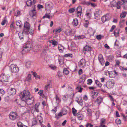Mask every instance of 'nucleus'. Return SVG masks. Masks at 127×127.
<instances>
[{"instance_id": "864d4df0", "label": "nucleus", "mask_w": 127, "mask_h": 127, "mask_svg": "<svg viewBox=\"0 0 127 127\" xmlns=\"http://www.w3.org/2000/svg\"><path fill=\"white\" fill-rule=\"evenodd\" d=\"M105 121V120L103 119L102 118L100 120V124L101 126H102V125L104 123V122Z\"/></svg>"}, {"instance_id": "4c0bfd02", "label": "nucleus", "mask_w": 127, "mask_h": 127, "mask_svg": "<svg viewBox=\"0 0 127 127\" xmlns=\"http://www.w3.org/2000/svg\"><path fill=\"white\" fill-rule=\"evenodd\" d=\"M32 1L31 0H28L26 2V4L28 6H30L32 5Z\"/></svg>"}, {"instance_id": "4d7b16f0", "label": "nucleus", "mask_w": 127, "mask_h": 127, "mask_svg": "<svg viewBox=\"0 0 127 127\" xmlns=\"http://www.w3.org/2000/svg\"><path fill=\"white\" fill-rule=\"evenodd\" d=\"M21 14V12L20 11H17L15 13V15L16 16H17Z\"/></svg>"}, {"instance_id": "6e6d98bb", "label": "nucleus", "mask_w": 127, "mask_h": 127, "mask_svg": "<svg viewBox=\"0 0 127 127\" xmlns=\"http://www.w3.org/2000/svg\"><path fill=\"white\" fill-rule=\"evenodd\" d=\"M116 123L117 124H120L121 123V121L120 119H116L115 121Z\"/></svg>"}, {"instance_id": "09e8293b", "label": "nucleus", "mask_w": 127, "mask_h": 127, "mask_svg": "<svg viewBox=\"0 0 127 127\" xmlns=\"http://www.w3.org/2000/svg\"><path fill=\"white\" fill-rule=\"evenodd\" d=\"M64 56L66 57H70L72 58L73 57V55L71 54H66L64 55Z\"/></svg>"}, {"instance_id": "f3484780", "label": "nucleus", "mask_w": 127, "mask_h": 127, "mask_svg": "<svg viewBox=\"0 0 127 127\" xmlns=\"http://www.w3.org/2000/svg\"><path fill=\"white\" fill-rule=\"evenodd\" d=\"M95 32L96 30L92 28H90L88 31V33L91 35H93Z\"/></svg>"}, {"instance_id": "2f4dec72", "label": "nucleus", "mask_w": 127, "mask_h": 127, "mask_svg": "<svg viewBox=\"0 0 127 127\" xmlns=\"http://www.w3.org/2000/svg\"><path fill=\"white\" fill-rule=\"evenodd\" d=\"M85 38V36L84 35L75 36V39L77 40V39H83Z\"/></svg>"}, {"instance_id": "bf43d9fd", "label": "nucleus", "mask_w": 127, "mask_h": 127, "mask_svg": "<svg viewBox=\"0 0 127 127\" xmlns=\"http://www.w3.org/2000/svg\"><path fill=\"white\" fill-rule=\"evenodd\" d=\"M92 83V81L91 79H88L87 80V84L89 85H90Z\"/></svg>"}, {"instance_id": "6ab92c4d", "label": "nucleus", "mask_w": 127, "mask_h": 127, "mask_svg": "<svg viewBox=\"0 0 127 127\" xmlns=\"http://www.w3.org/2000/svg\"><path fill=\"white\" fill-rule=\"evenodd\" d=\"M98 58L99 61L102 64V63H103L104 62L102 55L101 54L99 55Z\"/></svg>"}, {"instance_id": "f8f14e48", "label": "nucleus", "mask_w": 127, "mask_h": 127, "mask_svg": "<svg viewBox=\"0 0 127 127\" xmlns=\"http://www.w3.org/2000/svg\"><path fill=\"white\" fill-rule=\"evenodd\" d=\"M16 93V90L14 88H10L7 90V93L10 95H15Z\"/></svg>"}, {"instance_id": "393cba45", "label": "nucleus", "mask_w": 127, "mask_h": 127, "mask_svg": "<svg viewBox=\"0 0 127 127\" xmlns=\"http://www.w3.org/2000/svg\"><path fill=\"white\" fill-rule=\"evenodd\" d=\"M58 49L60 52L62 53L64 49V47L61 45H59L58 47Z\"/></svg>"}, {"instance_id": "e433bc0d", "label": "nucleus", "mask_w": 127, "mask_h": 127, "mask_svg": "<svg viewBox=\"0 0 127 127\" xmlns=\"http://www.w3.org/2000/svg\"><path fill=\"white\" fill-rule=\"evenodd\" d=\"M127 14L126 12L124 11L122 12L120 14V17L121 18H125Z\"/></svg>"}, {"instance_id": "58836bf2", "label": "nucleus", "mask_w": 127, "mask_h": 127, "mask_svg": "<svg viewBox=\"0 0 127 127\" xmlns=\"http://www.w3.org/2000/svg\"><path fill=\"white\" fill-rule=\"evenodd\" d=\"M31 63L29 61L26 62V63L25 65L27 68H29L31 66Z\"/></svg>"}, {"instance_id": "4be33fe9", "label": "nucleus", "mask_w": 127, "mask_h": 127, "mask_svg": "<svg viewBox=\"0 0 127 127\" xmlns=\"http://www.w3.org/2000/svg\"><path fill=\"white\" fill-rule=\"evenodd\" d=\"M102 99L101 97H98L96 99L95 101V102L97 104H100L101 102L102 101Z\"/></svg>"}, {"instance_id": "ddd939ff", "label": "nucleus", "mask_w": 127, "mask_h": 127, "mask_svg": "<svg viewBox=\"0 0 127 127\" xmlns=\"http://www.w3.org/2000/svg\"><path fill=\"white\" fill-rule=\"evenodd\" d=\"M86 61L84 59H82L80 60L79 63V65L80 67L82 68L85 67L86 65Z\"/></svg>"}, {"instance_id": "79ce46f5", "label": "nucleus", "mask_w": 127, "mask_h": 127, "mask_svg": "<svg viewBox=\"0 0 127 127\" xmlns=\"http://www.w3.org/2000/svg\"><path fill=\"white\" fill-rule=\"evenodd\" d=\"M116 1H112L110 2V4L111 7H115L116 6Z\"/></svg>"}, {"instance_id": "9d476101", "label": "nucleus", "mask_w": 127, "mask_h": 127, "mask_svg": "<svg viewBox=\"0 0 127 127\" xmlns=\"http://www.w3.org/2000/svg\"><path fill=\"white\" fill-rule=\"evenodd\" d=\"M0 79L1 81L3 83L8 81V77L4 74H1L0 77Z\"/></svg>"}, {"instance_id": "20e7f679", "label": "nucleus", "mask_w": 127, "mask_h": 127, "mask_svg": "<svg viewBox=\"0 0 127 127\" xmlns=\"http://www.w3.org/2000/svg\"><path fill=\"white\" fill-rule=\"evenodd\" d=\"M9 119L11 120L14 121L18 118L17 114L16 112H11L9 115Z\"/></svg>"}, {"instance_id": "aec40b11", "label": "nucleus", "mask_w": 127, "mask_h": 127, "mask_svg": "<svg viewBox=\"0 0 127 127\" xmlns=\"http://www.w3.org/2000/svg\"><path fill=\"white\" fill-rule=\"evenodd\" d=\"M75 101H76L80 105L81 104L83 101L82 98L80 97H77L76 98V100Z\"/></svg>"}, {"instance_id": "c9c22d12", "label": "nucleus", "mask_w": 127, "mask_h": 127, "mask_svg": "<svg viewBox=\"0 0 127 127\" xmlns=\"http://www.w3.org/2000/svg\"><path fill=\"white\" fill-rule=\"evenodd\" d=\"M17 125L18 127H28L27 126L23 124L21 122H19L17 123Z\"/></svg>"}, {"instance_id": "c756f323", "label": "nucleus", "mask_w": 127, "mask_h": 127, "mask_svg": "<svg viewBox=\"0 0 127 127\" xmlns=\"http://www.w3.org/2000/svg\"><path fill=\"white\" fill-rule=\"evenodd\" d=\"M30 29L24 28V30L23 33L26 34H29V30Z\"/></svg>"}, {"instance_id": "39448f33", "label": "nucleus", "mask_w": 127, "mask_h": 127, "mask_svg": "<svg viewBox=\"0 0 127 127\" xmlns=\"http://www.w3.org/2000/svg\"><path fill=\"white\" fill-rule=\"evenodd\" d=\"M52 87V83L51 81H49L44 86V90L46 92L48 91Z\"/></svg>"}, {"instance_id": "7ed1b4c3", "label": "nucleus", "mask_w": 127, "mask_h": 127, "mask_svg": "<svg viewBox=\"0 0 127 127\" xmlns=\"http://www.w3.org/2000/svg\"><path fill=\"white\" fill-rule=\"evenodd\" d=\"M9 69L11 72L13 73L18 72L19 70V67L14 64H11L9 66Z\"/></svg>"}, {"instance_id": "a211bd4d", "label": "nucleus", "mask_w": 127, "mask_h": 127, "mask_svg": "<svg viewBox=\"0 0 127 127\" xmlns=\"http://www.w3.org/2000/svg\"><path fill=\"white\" fill-rule=\"evenodd\" d=\"M65 33L67 35L72 36L74 34L72 32V31L69 30H66L65 32Z\"/></svg>"}, {"instance_id": "dca6fc26", "label": "nucleus", "mask_w": 127, "mask_h": 127, "mask_svg": "<svg viewBox=\"0 0 127 127\" xmlns=\"http://www.w3.org/2000/svg\"><path fill=\"white\" fill-rule=\"evenodd\" d=\"M67 113V110L65 109H63L61 112H60L58 114L59 117H61L63 115L66 114Z\"/></svg>"}, {"instance_id": "412c9836", "label": "nucleus", "mask_w": 127, "mask_h": 127, "mask_svg": "<svg viewBox=\"0 0 127 127\" xmlns=\"http://www.w3.org/2000/svg\"><path fill=\"white\" fill-rule=\"evenodd\" d=\"M120 31V29L119 28H117L114 32V35L116 36H119V32Z\"/></svg>"}, {"instance_id": "ea45409f", "label": "nucleus", "mask_w": 127, "mask_h": 127, "mask_svg": "<svg viewBox=\"0 0 127 127\" xmlns=\"http://www.w3.org/2000/svg\"><path fill=\"white\" fill-rule=\"evenodd\" d=\"M54 127H59L60 126L59 122L57 121H55L54 122Z\"/></svg>"}, {"instance_id": "9b49d317", "label": "nucleus", "mask_w": 127, "mask_h": 127, "mask_svg": "<svg viewBox=\"0 0 127 127\" xmlns=\"http://www.w3.org/2000/svg\"><path fill=\"white\" fill-rule=\"evenodd\" d=\"M77 16L79 17L80 18L81 16V14L82 11V8L80 6H78L75 10Z\"/></svg>"}, {"instance_id": "de8ad7c7", "label": "nucleus", "mask_w": 127, "mask_h": 127, "mask_svg": "<svg viewBox=\"0 0 127 127\" xmlns=\"http://www.w3.org/2000/svg\"><path fill=\"white\" fill-rule=\"evenodd\" d=\"M63 73L64 74L67 75L68 74L69 72L67 69L66 68L64 69Z\"/></svg>"}, {"instance_id": "8fccbe9b", "label": "nucleus", "mask_w": 127, "mask_h": 127, "mask_svg": "<svg viewBox=\"0 0 127 127\" xmlns=\"http://www.w3.org/2000/svg\"><path fill=\"white\" fill-rule=\"evenodd\" d=\"M75 11V9L73 8H71L68 10L69 12L70 13H72Z\"/></svg>"}, {"instance_id": "bb28decb", "label": "nucleus", "mask_w": 127, "mask_h": 127, "mask_svg": "<svg viewBox=\"0 0 127 127\" xmlns=\"http://www.w3.org/2000/svg\"><path fill=\"white\" fill-rule=\"evenodd\" d=\"M83 117L84 116L82 114H79L77 115V117L78 120H79L82 121L83 120Z\"/></svg>"}, {"instance_id": "69168bd1", "label": "nucleus", "mask_w": 127, "mask_h": 127, "mask_svg": "<svg viewBox=\"0 0 127 127\" xmlns=\"http://www.w3.org/2000/svg\"><path fill=\"white\" fill-rule=\"evenodd\" d=\"M49 66L50 67L51 69H54L56 68V67L54 65H50Z\"/></svg>"}, {"instance_id": "f03ea898", "label": "nucleus", "mask_w": 127, "mask_h": 127, "mask_svg": "<svg viewBox=\"0 0 127 127\" xmlns=\"http://www.w3.org/2000/svg\"><path fill=\"white\" fill-rule=\"evenodd\" d=\"M32 45L31 43H27L25 44L23 46L21 53L24 54L28 53L32 48Z\"/></svg>"}, {"instance_id": "3c124183", "label": "nucleus", "mask_w": 127, "mask_h": 127, "mask_svg": "<svg viewBox=\"0 0 127 127\" xmlns=\"http://www.w3.org/2000/svg\"><path fill=\"white\" fill-rule=\"evenodd\" d=\"M38 119L39 120V123L41 124V123L43 122V118L41 116H39L38 117Z\"/></svg>"}, {"instance_id": "4468645a", "label": "nucleus", "mask_w": 127, "mask_h": 127, "mask_svg": "<svg viewBox=\"0 0 127 127\" xmlns=\"http://www.w3.org/2000/svg\"><path fill=\"white\" fill-rule=\"evenodd\" d=\"M102 22L104 23L107 21H108L110 19L109 16L108 14H106L105 16H102L101 18Z\"/></svg>"}, {"instance_id": "e2e57ef3", "label": "nucleus", "mask_w": 127, "mask_h": 127, "mask_svg": "<svg viewBox=\"0 0 127 127\" xmlns=\"http://www.w3.org/2000/svg\"><path fill=\"white\" fill-rule=\"evenodd\" d=\"M56 102L58 104L60 102V99L56 95Z\"/></svg>"}, {"instance_id": "c03bdc74", "label": "nucleus", "mask_w": 127, "mask_h": 127, "mask_svg": "<svg viewBox=\"0 0 127 127\" xmlns=\"http://www.w3.org/2000/svg\"><path fill=\"white\" fill-rule=\"evenodd\" d=\"M72 113L73 115L74 116H76V113L77 112V110L75 108L73 107L72 108Z\"/></svg>"}, {"instance_id": "1a4fd4ad", "label": "nucleus", "mask_w": 127, "mask_h": 127, "mask_svg": "<svg viewBox=\"0 0 127 127\" xmlns=\"http://www.w3.org/2000/svg\"><path fill=\"white\" fill-rule=\"evenodd\" d=\"M34 98L33 96L31 95L26 100L24 101L28 105H31L32 104L33 102Z\"/></svg>"}, {"instance_id": "423d86ee", "label": "nucleus", "mask_w": 127, "mask_h": 127, "mask_svg": "<svg viewBox=\"0 0 127 127\" xmlns=\"http://www.w3.org/2000/svg\"><path fill=\"white\" fill-rule=\"evenodd\" d=\"M115 84L114 81L112 79L110 80L106 83V87L109 89L112 88Z\"/></svg>"}, {"instance_id": "a878e982", "label": "nucleus", "mask_w": 127, "mask_h": 127, "mask_svg": "<svg viewBox=\"0 0 127 127\" xmlns=\"http://www.w3.org/2000/svg\"><path fill=\"white\" fill-rule=\"evenodd\" d=\"M78 21L77 19L76 18L74 19L72 23L73 25L76 26L78 25Z\"/></svg>"}, {"instance_id": "49530a36", "label": "nucleus", "mask_w": 127, "mask_h": 127, "mask_svg": "<svg viewBox=\"0 0 127 127\" xmlns=\"http://www.w3.org/2000/svg\"><path fill=\"white\" fill-rule=\"evenodd\" d=\"M95 83L99 87H100L102 86V84L100 83L99 81L98 80H96L95 81Z\"/></svg>"}, {"instance_id": "052dcab7", "label": "nucleus", "mask_w": 127, "mask_h": 127, "mask_svg": "<svg viewBox=\"0 0 127 127\" xmlns=\"http://www.w3.org/2000/svg\"><path fill=\"white\" fill-rule=\"evenodd\" d=\"M29 32V33L31 35H32L33 33V29H30Z\"/></svg>"}, {"instance_id": "f704fd0d", "label": "nucleus", "mask_w": 127, "mask_h": 127, "mask_svg": "<svg viewBox=\"0 0 127 127\" xmlns=\"http://www.w3.org/2000/svg\"><path fill=\"white\" fill-rule=\"evenodd\" d=\"M16 24L17 26H19L20 28H21L22 27V25L21 22L19 20H18L16 22Z\"/></svg>"}, {"instance_id": "680f3d73", "label": "nucleus", "mask_w": 127, "mask_h": 127, "mask_svg": "<svg viewBox=\"0 0 127 127\" xmlns=\"http://www.w3.org/2000/svg\"><path fill=\"white\" fill-rule=\"evenodd\" d=\"M31 78V75L29 74L27 78V79L28 81H29Z\"/></svg>"}, {"instance_id": "2eb2a0df", "label": "nucleus", "mask_w": 127, "mask_h": 127, "mask_svg": "<svg viewBox=\"0 0 127 127\" xmlns=\"http://www.w3.org/2000/svg\"><path fill=\"white\" fill-rule=\"evenodd\" d=\"M98 94V92L96 90L93 91L91 93V96L93 99L97 96Z\"/></svg>"}, {"instance_id": "a18cd8bd", "label": "nucleus", "mask_w": 127, "mask_h": 127, "mask_svg": "<svg viewBox=\"0 0 127 127\" xmlns=\"http://www.w3.org/2000/svg\"><path fill=\"white\" fill-rule=\"evenodd\" d=\"M121 5V4L120 3V2L119 1H118L116 3V6L117 7V9H119L120 8V6Z\"/></svg>"}, {"instance_id": "338daca9", "label": "nucleus", "mask_w": 127, "mask_h": 127, "mask_svg": "<svg viewBox=\"0 0 127 127\" xmlns=\"http://www.w3.org/2000/svg\"><path fill=\"white\" fill-rule=\"evenodd\" d=\"M116 28V26L115 25H113L111 27L110 30V32H112L113 30L114 29Z\"/></svg>"}, {"instance_id": "cd10ccee", "label": "nucleus", "mask_w": 127, "mask_h": 127, "mask_svg": "<svg viewBox=\"0 0 127 127\" xmlns=\"http://www.w3.org/2000/svg\"><path fill=\"white\" fill-rule=\"evenodd\" d=\"M84 50L85 51H90L91 47L88 46H86L84 47Z\"/></svg>"}, {"instance_id": "5701e85b", "label": "nucleus", "mask_w": 127, "mask_h": 127, "mask_svg": "<svg viewBox=\"0 0 127 127\" xmlns=\"http://www.w3.org/2000/svg\"><path fill=\"white\" fill-rule=\"evenodd\" d=\"M91 12L90 10L87 11L86 13V17L89 19L90 18L91 16Z\"/></svg>"}, {"instance_id": "72a5a7b5", "label": "nucleus", "mask_w": 127, "mask_h": 127, "mask_svg": "<svg viewBox=\"0 0 127 127\" xmlns=\"http://www.w3.org/2000/svg\"><path fill=\"white\" fill-rule=\"evenodd\" d=\"M61 31V29L60 28H58L54 30L53 32L55 33H57L60 32Z\"/></svg>"}, {"instance_id": "6e6552de", "label": "nucleus", "mask_w": 127, "mask_h": 127, "mask_svg": "<svg viewBox=\"0 0 127 127\" xmlns=\"http://www.w3.org/2000/svg\"><path fill=\"white\" fill-rule=\"evenodd\" d=\"M102 11L99 9H96L94 13L95 18L98 19L100 16L102 15Z\"/></svg>"}, {"instance_id": "37998d69", "label": "nucleus", "mask_w": 127, "mask_h": 127, "mask_svg": "<svg viewBox=\"0 0 127 127\" xmlns=\"http://www.w3.org/2000/svg\"><path fill=\"white\" fill-rule=\"evenodd\" d=\"M114 57L112 55H109L108 56V59L110 62L112 61L113 60Z\"/></svg>"}, {"instance_id": "0eeeda50", "label": "nucleus", "mask_w": 127, "mask_h": 127, "mask_svg": "<svg viewBox=\"0 0 127 127\" xmlns=\"http://www.w3.org/2000/svg\"><path fill=\"white\" fill-rule=\"evenodd\" d=\"M53 5L52 4H50L49 3H46L45 5V9L46 10V12L48 13H50L51 12V10L53 8Z\"/></svg>"}, {"instance_id": "f257e3e1", "label": "nucleus", "mask_w": 127, "mask_h": 127, "mask_svg": "<svg viewBox=\"0 0 127 127\" xmlns=\"http://www.w3.org/2000/svg\"><path fill=\"white\" fill-rule=\"evenodd\" d=\"M31 95L28 90H24L20 94V96L22 100L24 101L26 100Z\"/></svg>"}, {"instance_id": "473e14b6", "label": "nucleus", "mask_w": 127, "mask_h": 127, "mask_svg": "<svg viewBox=\"0 0 127 127\" xmlns=\"http://www.w3.org/2000/svg\"><path fill=\"white\" fill-rule=\"evenodd\" d=\"M49 42L52 43L53 45H57L58 44V42L54 40H49Z\"/></svg>"}, {"instance_id": "b1692460", "label": "nucleus", "mask_w": 127, "mask_h": 127, "mask_svg": "<svg viewBox=\"0 0 127 127\" xmlns=\"http://www.w3.org/2000/svg\"><path fill=\"white\" fill-rule=\"evenodd\" d=\"M32 13L31 14V16L32 17L35 16L36 15V11L34 8L31 11Z\"/></svg>"}, {"instance_id": "13d9d810", "label": "nucleus", "mask_w": 127, "mask_h": 127, "mask_svg": "<svg viewBox=\"0 0 127 127\" xmlns=\"http://www.w3.org/2000/svg\"><path fill=\"white\" fill-rule=\"evenodd\" d=\"M105 74L106 75L109 76L110 74V72L107 70H105L104 72Z\"/></svg>"}, {"instance_id": "7c9ffc66", "label": "nucleus", "mask_w": 127, "mask_h": 127, "mask_svg": "<svg viewBox=\"0 0 127 127\" xmlns=\"http://www.w3.org/2000/svg\"><path fill=\"white\" fill-rule=\"evenodd\" d=\"M24 28L30 29V26L29 23L27 21L25 22L24 25Z\"/></svg>"}, {"instance_id": "603ef678", "label": "nucleus", "mask_w": 127, "mask_h": 127, "mask_svg": "<svg viewBox=\"0 0 127 127\" xmlns=\"http://www.w3.org/2000/svg\"><path fill=\"white\" fill-rule=\"evenodd\" d=\"M14 22H13L11 24L10 27V30H13L14 28Z\"/></svg>"}, {"instance_id": "774afa93", "label": "nucleus", "mask_w": 127, "mask_h": 127, "mask_svg": "<svg viewBox=\"0 0 127 127\" xmlns=\"http://www.w3.org/2000/svg\"><path fill=\"white\" fill-rule=\"evenodd\" d=\"M93 127V125L91 124L90 123H88L86 125V127Z\"/></svg>"}, {"instance_id": "a19ab883", "label": "nucleus", "mask_w": 127, "mask_h": 127, "mask_svg": "<svg viewBox=\"0 0 127 127\" xmlns=\"http://www.w3.org/2000/svg\"><path fill=\"white\" fill-rule=\"evenodd\" d=\"M49 14L48 13H48H46V14L42 18L44 19L45 18H46L48 19H50L51 17L52 18L51 16L49 15Z\"/></svg>"}, {"instance_id": "5fc2aeb1", "label": "nucleus", "mask_w": 127, "mask_h": 127, "mask_svg": "<svg viewBox=\"0 0 127 127\" xmlns=\"http://www.w3.org/2000/svg\"><path fill=\"white\" fill-rule=\"evenodd\" d=\"M38 105L37 104H36L34 106V107L35 108V110L37 112H38L39 111L38 110Z\"/></svg>"}, {"instance_id": "c85d7f7f", "label": "nucleus", "mask_w": 127, "mask_h": 127, "mask_svg": "<svg viewBox=\"0 0 127 127\" xmlns=\"http://www.w3.org/2000/svg\"><path fill=\"white\" fill-rule=\"evenodd\" d=\"M59 61L60 64H63L64 63V59L63 57H60L59 58Z\"/></svg>"}, {"instance_id": "0e129e2a", "label": "nucleus", "mask_w": 127, "mask_h": 127, "mask_svg": "<svg viewBox=\"0 0 127 127\" xmlns=\"http://www.w3.org/2000/svg\"><path fill=\"white\" fill-rule=\"evenodd\" d=\"M87 113L89 115L91 114L92 113L91 110L90 109H89L87 110Z\"/></svg>"}]
</instances>
